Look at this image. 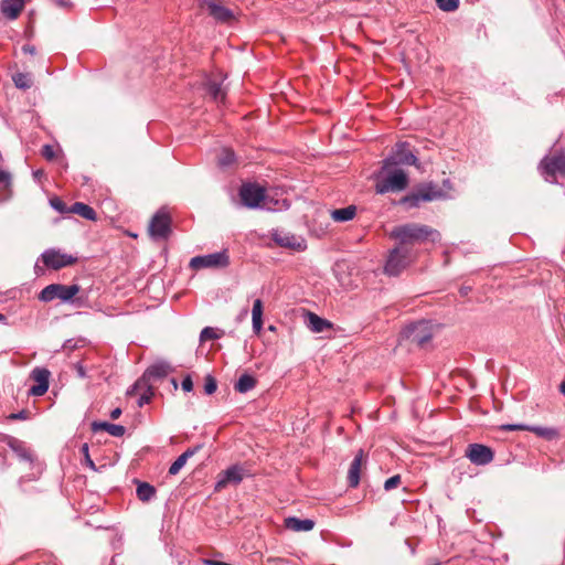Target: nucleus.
<instances>
[{"label":"nucleus","mask_w":565,"mask_h":565,"mask_svg":"<svg viewBox=\"0 0 565 565\" xmlns=\"http://www.w3.org/2000/svg\"><path fill=\"white\" fill-rule=\"evenodd\" d=\"M148 232L153 239H166L169 236L171 232V218L166 209H160L152 216Z\"/></svg>","instance_id":"obj_8"},{"label":"nucleus","mask_w":565,"mask_h":565,"mask_svg":"<svg viewBox=\"0 0 565 565\" xmlns=\"http://www.w3.org/2000/svg\"><path fill=\"white\" fill-rule=\"evenodd\" d=\"M68 212L78 214L85 220L88 221H96L97 214L93 207L89 205L83 203V202H75L70 209Z\"/></svg>","instance_id":"obj_24"},{"label":"nucleus","mask_w":565,"mask_h":565,"mask_svg":"<svg viewBox=\"0 0 565 565\" xmlns=\"http://www.w3.org/2000/svg\"><path fill=\"white\" fill-rule=\"evenodd\" d=\"M172 371V366L166 361L153 363L145 371L143 376L135 383V385L127 392V394H132L134 391L146 387L148 380L163 379Z\"/></svg>","instance_id":"obj_10"},{"label":"nucleus","mask_w":565,"mask_h":565,"mask_svg":"<svg viewBox=\"0 0 565 565\" xmlns=\"http://www.w3.org/2000/svg\"><path fill=\"white\" fill-rule=\"evenodd\" d=\"M306 323L309 330L315 333H321L332 328V323L329 320L323 319L311 311L306 313Z\"/></svg>","instance_id":"obj_18"},{"label":"nucleus","mask_w":565,"mask_h":565,"mask_svg":"<svg viewBox=\"0 0 565 565\" xmlns=\"http://www.w3.org/2000/svg\"><path fill=\"white\" fill-rule=\"evenodd\" d=\"M78 372H79V375H81V376H84V374H85V373H84V371H83V369H82V367H79Z\"/></svg>","instance_id":"obj_58"},{"label":"nucleus","mask_w":565,"mask_h":565,"mask_svg":"<svg viewBox=\"0 0 565 565\" xmlns=\"http://www.w3.org/2000/svg\"><path fill=\"white\" fill-rule=\"evenodd\" d=\"M137 498L142 502H149L156 495V488L148 482H137Z\"/></svg>","instance_id":"obj_29"},{"label":"nucleus","mask_w":565,"mask_h":565,"mask_svg":"<svg viewBox=\"0 0 565 565\" xmlns=\"http://www.w3.org/2000/svg\"><path fill=\"white\" fill-rule=\"evenodd\" d=\"M559 388H561V392H562L563 394H565V382H563V383L561 384Z\"/></svg>","instance_id":"obj_53"},{"label":"nucleus","mask_w":565,"mask_h":565,"mask_svg":"<svg viewBox=\"0 0 565 565\" xmlns=\"http://www.w3.org/2000/svg\"><path fill=\"white\" fill-rule=\"evenodd\" d=\"M72 340H67L64 344L65 348H71L72 347Z\"/></svg>","instance_id":"obj_54"},{"label":"nucleus","mask_w":565,"mask_h":565,"mask_svg":"<svg viewBox=\"0 0 565 565\" xmlns=\"http://www.w3.org/2000/svg\"><path fill=\"white\" fill-rule=\"evenodd\" d=\"M235 161V154L233 150L224 148L218 156L217 162L222 168L230 167Z\"/></svg>","instance_id":"obj_35"},{"label":"nucleus","mask_w":565,"mask_h":565,"mask_svg":"<svg viewBox=\"0 0 565 565\" xmlns=\"http://www.w3.org/2000/svg\"><path fill=\"white\" fill-rule=\"evenodd\" d=\"M539 168L546 181L555 183L557 174H565V151L546 154L541 160Z\"/></svg>","instance_id":"obj_5"},{"label":"nucleus","mask_w":565,"mask_h":565,"mask_svg":"<svg viewBox=\"0 0 565 565\" xmlns=\"http://www.w3.org/2000/svg\"><path fill=\"white\" fill-rule=\"evenodd\" d=\"M153 396V391L150 386L147 385V391L140 395L138 399V406L142 407L145 404H148Z\"/></svg>","instance_id":"obj_42"},{"label":"nucleus","mask_w":565,"mask_h":565,"mask_svg":"<svg viewBox=\"0 0 565 565\" xmlns=\"http://www.w3.org/2000/svg\"><path fill=\"white\" fill-rule=\"evenodd\" d=\"M263 311L264 305L262 299L254 300L252 308V324L253 331L256 334H259L263 330Z\"/></svg>","instance_id":"obj_23"},{"label":"nucleus","mask_w":565,"mask_h":565,"mask_svg":"<svg viewBox=\"0 0 565 565\" xmlns=\"http://www.w3.org/2000/svg\"><path fill=\"white\" fill-rule=\"evenodd\" d=\"M90 428L94 433L105 430L114 437H121L126 433V428L122 425L111 424L108 422H93Z\"/></svg>","instance_id":"obj_21"},{"label":"nucleus","mask_w":565,"mask_h":565,"mask_svg":"<svg viewBox=\"0 0 565 565\" xmlns=\"http://www.w3.org/2000/svg\"><path fill=\"white\" fill-rule=\"evenodd\" d=\"M7 320V317L2 313H0V322H4Z\"/></svg>","instance_id":"obj_56"},{"label":"nucleus","mask_w":565,"mask_h":565,"mask_svg":"<svg viewBox=\"0 0 565 565\" xmlns=\"http://www.w3.org/2000/svg\"><path fill=\"white\" fill-rule=\"evenodd\" d=\"M0 184H2L3 190H6L8 193L3 195V198L0 199V201H4L9 199L11 195V174L8 171L0 170Z\"/></svg>","instance_id":"obj_36"},{"label":"nucleus","mask_w":565,"mask_h":565,"mask_svg":"<svg viewBox=\"0 0 565 565\" xmlns=\"http://www.w3.org/2000/svg\"><path fill=\"white\" fill-rule=\"evenodd\" d=\"M418 191L422 193V199H424V202H430L446 198L444 191L433 183L420 188Z\"/></svg>","instance_id":"obj_25"},{"label":"nucleus","mask_w":565,"mask_h":565,"mask_svg":"<svg viewBox=\"0 0 565 565\" xmlns=\"http://www.w3.org/2000/svg\"><path fill=\"white\" fill-rule=\"evenodd\" d=\"M42 175H43V171L42 170H36V171L33 172V177L36 180H39Z\"/></svg>","instance_id":"obj_51"},{"label":"nucleus","mask_w":565,"mask_h":565,"mask_svg":"<svg viewBox=\"0 0 565 565\" xmlns=\"http://www.w3.org/2000/svg\"><path fill=\"white\" fill-rule=\"evenodd\" d=\"M81 450H82V452H83V455H84V457H85V462H86V465H87L90 469L96 470L95 463H94V461L90 459L89 454H88V450H89L88 445H87V444H84V445L82 446V449H81Z\"/></svg>","instance_id":"obj_44"},{"label":"nucleus","mask_w":565,"mask_h":565,"mask_svg":"<svg viewBox=\"0 0 565 565\" xmlns=\"http://www.w3.org/2000/svg\"><path fill=\"white\" fill-rule=\"evenodd\" d=\"M28 0H2L1 13L9 20H15L23 10Z\"/></svg>","instance_id":"obj_17"},{"label":"nucleus","mask_w":565,"mask_h":565,"mask_svg":"<svg viewBox=\"0 0 565 565\" xmlns=\"http://www.w3.org/2000/svg\"><path fill=\"white\" fill-rule=\"evenodd\" d=\"M42 156L46 158L47 160H52L55 156L54 149L50 145H45L42 148Z\"/></svg>","instance_id":"obj_45"},{"label":"nucleus","mask_w":565,"mask_h":565,"mask_svg":"<svg viewBox=\"0 0 565 565\" xmlns=\"http://www.w3.org/2000/svg\"><path fill=\"white\" fill-rule=\"evenodd\" d=\"M42 260L49 268L60 269L73 265L76 262V257L52 248L46 249L42 254Z\"/></svg>","instance_id":"obj_13"},{"label":"nucleus","mask_w":565,"mask_h":565,"mask_svg":"<svg viewBox=\"0 0 565 565\" xmlns=\"http://www.w3.org/2000/svg\"><path fill=\"white\" fill-rule=\"evenodd\" d=\"M356 214L355 205H348L343 209H335L331 211V217L335 222L351 221Z\"/></svg>","instance_id":"obj_27"},{"label":"nucleus","mask_w":565,"mask_h":565,"mask_svg":"<svg viewBox=\"0 0 565 565\" xmlns=\"http://www.w3.org/2000/svg\"><path fill=\"white\" fill-rule=\"evenodd\" d=\"M390 236L398 242V247H408V245L424 243L430 241L436 243L440 239V233L424 224L407 223L395 226Z\"/></svg>","instance_id":"obj_1"},{"label":"nucleus","mask_w":565,"mask_h":565,"mask_svg":"<svg viewBox=\"0 0 565 565\" xmlns=\"http://www.w3.org/2000/svg\"><path fill=\"white\" fill-rule=\"evenodd\" d=\"M79 290L81 287L76 284H51L41 290L39 299L43 302H51L54 299H60L62 302H70L79 292Z\"/></svg>","instance_id":"obj_4"},{"label":"nucleus","mask_w":565,"mask_h":565,"mask_svg":"<svg viewBox=\"0 0 565 565\" xmlns=\"http://www.w3.org/2000/svg\"><path fill=\"white\" fill-rule=\"evenodd\" d=\"M406 337L418 345H424L433 338L430 324L427 321H418L405 329Z\"/></svg>","instance_id":"obj_12"},{"label":"nucleus","mask_w":565,"mask_h":565,"mask_svg":"<svg viewBox=\"0 0 565 565\" xmlns=\"http://www.w3.org/2000/svg\"><path fill=\"white\" fill-rule=\"evenodd\" d=\"M216 338H217V334L212 327H205L200 333V340L202 342L206 341V340H213Z\"/></svg>","instance_id":"obj_40"},{"label":"nucleus","mask_w":565,"mask_h":565,"mask_svg":"<svg viewBox=\"0 0 565 565\" xmlns=\"http://www.w3.org/2000/svg\"><path fill=\"white\" fill-rule=\"evenodd\" d=\"M411 250L408 247L396 246L390 252L384 271L390 276H397L409 264Z\"/></svg>","instance_id":"obj_7"},{"label":"nucleus","mask_w":565,"mask_h":565,"mask_svg":"<svg viewBox=\"0 0 565 565\" xmlns=\"http://www.w3.org/2000/svg\"><path fill=\"white\" fill-rule=\"evenodd\" d=\"M51 206L60 213H64V212L68 211L66 209L65 203L57 198L51 200Z\"/></svg>","instance_id":"obj_43"},{"label":"nucleus","mask_w":565,"mask_h":565,"mask_svg":"<svg viewBox=\"0 0 565 565\" xmlns=\"http://www.w3.org/2000/svg\"><path fill=\"white\" fill-rule=\"evenodd\" d=\"M72 340H67L64 344L65 348H71L72 347Z\"/></svg>","instance_id":"obj_55"},{"label":"nucleus","mask_w":565,"mask_h":565,"mask_svg":"<svg viewBox=\"0 0 565 565\" xmlns=\"http://www.w3.org/2000/svg\"><path fill=\"white\" fill-rule=\"evenodd\" d=\"M401 476L399 475H395V476H392L391 478H388L385 482H384V489L386 491H391L395 488H397L399 484H401Z\"/></svg>","instance_id":"obj_39"},{"label":"nucleus","mask_w":565,"mask_h":565,"mask_svg":"<svg viewBox=\"0 0 565 565\" xmlns=\"http://www.w3.org/2000/svg\"><path fill=\"white\" fill-rule=\"evenodd\" d=\"M376 179L375 190L379 194L403 191L408 185L407 174L397 167H392L387 170L382 168L376 174Z\"/></svg>","instance_id":"obj_3"},{"label":"nucleus","mask_w":565,"mask_h":565,"mask_svg":"<svg viewBox=\"0 0 565 565\" xmlns=\"http://www.w3.org/2000/svg\"><path fill=\"white\" fill-rule=\"evenodd\" d=\"M216 388H217V384H216L215 379L212 375H207L205 377L204 392L207 395H211L216 391Z\"/></svg>","instance_id":"obj_38"},{"label":"nucleus","mask_w":565,"mask_h":565,"mask_svg":"<svg viewBox=\"0 0 565 565\" xmlns=\"http://www.w3.org/2000/svg\"><path fill=\"white\" fill-rule=\"evenodd\" d=\"M244 478V470L238 465H233L224 470L218 476V480L216 481L215 489L221 490L226 487L228 483L237 484Z\"/></svg>","instance_id":"obj_16"},{"label":"nucleus","mask_w":565,"mask_h":565,"mask_svg":"<svg viewBox=\"0 0 565 565\" xmlns=\"http://www.w3.org/2000/svg\"><path fill=\"white\" fill-rule=\"evenodd\" d=\"M22 52L25 53V54L34 55L36 50H35V46H33L31 44H24L22 46Z\"/></svg>","instance_id":"obj_48"},{"label":"nucleus","mask_w":565,"mask_h":565,"mask_svg":"<svg viewBox=\"0 0 565 565\" xmlns=\"http://www.w3.org/2000/svg\"><path fill=\"white\" fill-rule=\"evenodd\" d=\"M256 386V380L249 374H243L239 376L234 385L236 392L247 393Z\"/></svg>","instance_id":"obj_31"},{"label":"nucleus","mask_w":565,"mask_h":565,"mask_svg":"<svg viewBox=\"0 0 565 565\" xmlns=\"http://www.w3.org/2000/svg\"><path fill=\"white\" fill-rule=\"evenodd\" d=\"M120 415H121V409L119 407H117L110 412V417L113 419H117Z\"/></svg>","instance_id":"obj_49"},{"label":"nucleus","mask_w":565,"mask_h":565,"mask_svg":"<svg viewBox=\"0 0 565 565\" xmlns=\"http://www.w3.org/2000/svg\"><path fill=\"white\" fill-rule=\"evenodd\" d=\"M238 194L242 204L252 210L262 209L277 211L289 206L286 200H274L266 190L257 183H244Z\"/></svg>","instance_id":"obj_2"},{"label":"nucleus","mask_w":565,"mask_h":565,"mask_svg":"<svg viewBox=\"0 0 565 565\" xmlns=\"http://www.w3.org/2000/svg\"><path fill=\"white\" fill-rule=\"evenodd\" d=\"M228 264L230 257L226 250L195 256L190 260V267L196 270L202 268H224Z\"/></svg>","instance_id":"obj_9"},{"label":"nucleus","mask_w":565,"mask_h":565,"mask_svg":"<svg viewBox=\"0 0 565 565\" xmlns=\"http://www.w3.org/2000/svg\"><path fill=\"white\" fill-rule=\"evenodd\" d=\"M532 426L524 424H505L501 426L502 430L513 431V430H527L531 431Z\"/></svg>","instance_id":"obj_41"},{"label":"nucleus","mask_w":565,"mask_h":565,"mask_svg":"<svg viewBox=\"0 0 565 565\" xmlns=\"http://www.w3.org/2000/svg\"><path fill=\"white\" fill-rule=\"evenodd\" d=\"M50 375H51V373L47 369L35 367L31 372V377L36 382V384L30 387L29 395H31V396L44 395L49 390Z\"/></svg>","instance_id":"obj_15"},{"label":"nucleus","mask_w":565,"mask_h":565,"mask_svg":"<svg viewBox=\"0 0 565 565\" xmlns=\"http://www.w3.org/2000/svg\"><path fill=\"white\" fill-rule=\"evenodd\" d=\"M285 526L294 532H309L315 527V522L310 519L289 516L285 519Z\"/></svg>","instance_id":"obj_20"},{"label":"nucleus","mask_w":565,"mask_h":565,"mask_svg":"<svg viewBox=\"0 0 565 565\" xmlns=\"http://www.w3.org/2000/svg\"><path fill=\"white\" fill-rule=\"evenodd\" d=\"M417 157L411 151L407 142H399L395 146L392 154L383 160V169L387 170L392 167L404 166H416Z\"/></svg>","instance_id":"obj_6"},{"label":"nucleus","mask_w":565,"mask_h":565,"mask_svg":"<svg viewBox=\"0 0 565 565\" xmlns=\"http://www.w3.org/2000/svg\"><path fill=\"white\" fill-rule=\"evenodd\" d=\"M181 386L184 392H191L193 390V382L190 375L183 379Z\"/></svg>","instance_id":"obj_46"},{"label":"nucleus","mask_w":565,"mask_h":565,"mask_svg":"<svg viewBox=\"0 0 565 565\" xmlns=\"http://www.w3.org/2000/svg\"><path fill=\"white\" fill-rule=\"evenodd\" d=\"M60 6H66V2L64 0H57Z\"/></svg>","instance_id":"obj_57"},{"label":"nucleus","mask_w":565,"mask_h":565,"mask_svg":"<svg viewBox=\"0 0 565 565\" xmlns=\"http://www.w3.org/2000/svg\"><path fill=\"white\" fill-rule=\"evenodd\" d=\"M207 8L210 11V14L217 21L226 22L233 17L232 11L230 9L221 6L217 2V0H211L207 4Z\"/></svg>","instance_id":"obj_22"},{"label":"nucleus","mask_w":565,"mask_h":565,"mask_svg":"<svg viewBox=\"0 0 565 565\" xmlns=\"http://www.w3.org/2000/svg\"><path fill=\"white\" fill-rule=\"evenodd\" d=\"M363 460L362 450L355 455L348 471V483L351 488H356L360 483L361 467Z\"/></svg>","instance_id":"obj_19"},{"label":"nucleus","mask_w":565,"mask_h":565,"mask_svg":"<svg viewBox=\"0 0 565 565\" xmlns=\"http://www.w3.org/2000/svg\"><path fill=\"white\" fill-rule=\"evenodd\" d=\"M205 89L207 95L215 102H223L225 99V92L221 83L209 79L205 83Z\"/></svg>","instance_id":"obj_28"},{"label":"nucleus","mask_w":565,"mask_h":565,"mask_svg":"<svg viewBox=\"0 0 565 565\" xmlns=\"http://www.w3.org/2000/svg\"><path fill=\"white\" fill-rule=\"evenodd\" d=\"M247 313H248V310L245 308L241 311L239 316H238V320H243L247 317Z\"/></svg>","instance_id":"obj_50"},{"label":"nucleus","mask_w":565,"mask_h":565,"mask_svg":"<svg viewBox=\"0 0 565 565\" xmlns=\"http://www.w3.org/2000/svg\"><path fill=\"white\" fill-rule=\"evenodd\" d=\"M171 383L174 388H178V382L175 379H171Z\"/></svg>","instance_id":"obj_52"},{"label":"nucleus","mask_w":565,"mask_h":565,"mask_svg":"<svg viewBox=\"0 0 565 565\" xmlns=\"http://www.w3.org/2000/svg\"><path fill=\"white\" fill-rule=\"evenodd\" d=\"M12 81L18 88L28 89L32 86V77L28 73H17L12 76Z\"/></svg>","instance_id":"obj_33"},{"label":"nucleus","mask_w":565,"mask_h":565,"mask_svg":"<svg viewBox=\"0 0 565 565\" xmlns=\"http://www.w3.org/2000/svg\"><path fill=\"white\" fill-rule=\"evenodd\" d=\"M28 413L25 411H21L19 413H12L9 415V419H26Z\"/></svg>","instance_id":"obj_47"},{"label":"nucleus","mask_w":565,"mask_h":565,"mask_svg":"<svg viewBox=\"0 0 565 565\" xmlns=\"http://www.w3.org/2000/svg\"><path fill=\"white\" fill-rule=\"evenodd\" d=\"M437 7L445 12H454L459 8V0H436Z\"/></svg>","instance_id":"obj_37"},{"label":"nucleus","mask_w":565,"mask_h":565,"mask_svg":"<svg viewBox=\"0 0 565 565\" xmlns=\"http://www.w3.org/2000/svg\"><path fill=\"white\" fill-rule=\"evenodd\" d=\"M8 445L18 455V457L21 460L30 461V462L33 461L32 454L24 447L22 441L15 439V438H11V440L8 443Z\"/></svg>","instance_id":"obj_30"},{"label":"nucleus","mask_w":565,"mask_h":565,"mask_svg":"<svg viewBox=\"0 0 565 565\" xmlns=\"http://www.w3.org/2000/svg\"><path fill=\"white\" fill-rule=\"evenodd\" d=\"M200 446H196L194 448L186 449L183 454H181L170 466L169 473L170 475H177L179 471L184 467L188 459L191 458L198 450Z\"/></svg>","instance_id":"obj_26"},{"label":"nucleus","mask_w":565,"mask_h":565,"mask_svg":"<svg viewBox=\"0 0 565 565\" xmlns=\"http://www.w3.org/2000/svg\"><path fill=\"white\" fill-rule=\"evenodd\" d=\"M531 431L534 433L537 437H541L546 440H555L559 437V433L554 427H545V426H532Z\"/></svg>","instance_id":"obj_32"},{"label":"nucleus","mask_w":565,"mask_h":565,"mask_svg":"<svg viewBox=\"0 0 565 565\" xmlns=\"http://www.w3.org/2000/svg\"><path fill=\"white\" fill-rule=\"evenodd\" d=\"M465 456L476 466H486L494 458L493 450L483 444H469L466 448Z\"/></svg>","instance_id":"obj_11"},{"label":"nucleus","mask_w":565,"mask_h":565,"mask_svg":"<svg viewBox=\"0 0 565 565\" xmlns=\"http://www.w3.org/2000/svg\"><path fill=\"white\" fill-rule=\"evenodd\" d=\"M420 202H424V199H422V193L419 191L408 194L401 199L399 203L402 205H405L407 209H414L419 206Z\"/></svg>","instance_id":"obj_34"},{"label":"nucleus","mask_w":565,"mask_h":565,"mask_svg":"<svg viewBox=\"0 0 565 565\" xmlns=\"http://www.w3.org/2000/svg\"><path fill=\"white\" fill-rule=\"evenodd\" d=\"M273 239L281 247L290 248L297 252L306 248V242L302 237L296 236L288 232L275 231Z\"/></svg>","instance_id":"obj_14"}]
</instances>
